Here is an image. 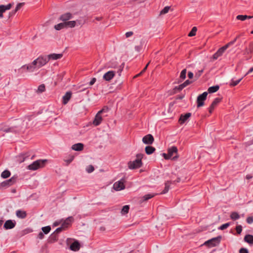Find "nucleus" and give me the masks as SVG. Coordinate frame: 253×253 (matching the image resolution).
Here are the masks:
<instances>
[{
  "label": "nucleus",
  "mask_w": 253,
  "mask_h": 253,
  "mask_svg": "<svg viewBox=\"0 0 253 253\" xmlns=\"http://www.w3.org/2000/svg\"><path fill=\"white\" fill-rule=\"evenodd\" d=\"M155 150L156 149L151 146H147L145 148V152L147 155L152 154Z\"/></svg>",
  "instance_id": "26"
},
{
  "label": "nucleus",
  "mask_w": 253,
  "mask_h": 253,
  "mask_svg": "<svg viewBox=\"0 0 253 253\" xmlns=\"http://www.w3.org/2000/svg\"><path fill=\"white\" fill-rule=\"evenodd\" d=\"M12 4L11 3H9L6 5H0L1 6H2V9H4V12H5L6 10L10 9L12 7Z\"/></svg>",
  "instance_id": "47"
},
{
  "label": "nucleus",
  "mask_w": 253,
  "mask_h": 253,
  "mask_svg": "<svg viewBox=\"0 0 253 253\" xmlns=\"http://www.w3.org/2000/svg\"><path fill=\"white\" fill-rule=\"evenodd\" d=\"M125 180L122 178L120 180L115 182L113 185L114 189L117 191L124 190L125 188Z\"/></svg>",
  "instance_id": "7"
},
{
  "label": "nucleus",
  "mask_w": 253,
  "mask_h": 253,
  "mask_svg": "<svg viewBox=\"0 0 253 253\" xmlns=\"http://www.w3.org/2000/svg\"><path fill=\"white\" fill-rule=\"evenodd\" d=\"M230 218L235 220L239 219L240 215L237 212H232L230 214Z\"/></svg>",
  "instance_id": "35"
},
{
  "label": "nucleus",
  "mask_w": 253,
  "mask_h": 253,
  "mask_svg": "<svg viewBox=\"0 0 253 253\" xmlns=\"http://www.w3.org/2000/svg\"><path fill=\"white\" fill-rule=\"evenodd\" d=\"M86 170L88 173H91L94 170V169L92 165H89L86 168Z\"/></svg>",
  "instance_id": "51"
},
{
  "label": "nucleus",
  "mask_w": 253,
  "mask_h": 253,
  "mask_svg": "<svg viewBox=\"0 0 253 253\" xmlns=\"http://www.w3.org/2000/svg\"><path fill=\"white\" fill-rule=\"evenodd\" d=\"M239 253H249V251L246 248H242L239 250Z\"/></svg>",
  "instance_id": "57"
},
{
  "label": "nucleus",
  "mask_w": 253,
  "mask_h": 253,
  "mask_svg": "<svg viewBox=\"0 0 253 253\" xmlns=\"http://www.w3.org/2000/svg\"><path fill=\"white\" fill-rule=\"evenodd\" d=\"M221 100L220 98H216L212 102L211 104L212 106H215L220 102Z\"/></svg>",
  "instance_id": "49"
},
{
  "label": "nucleus",
  "mask_w": 253,
  "mask_h": 253,
  "mask_svg": "<svg viewBox=\"0 0 253 253\" xmlns=\"http://www.w3.org/2000/svg\"><path fill=\"white\" fill-rule=\"evenodd\" d=\"M236 230L238 234H240L242 231V227L241 225H237L236 227Z\"/></svg>",
  "instance_id": "54"
},
{
  "label": "nucleus",
  "mask_w": 253,
  "mask_h": 253,
  "mask_svg": "<svg viewBox=\"0 0 253 253\" xmlns=\"http://www.w3.org/2000/svg\"><path fill=\"white\" fill-rule=\"evenodd\" d=\"M155 196L154 194H147L140 198L139 202L140 204L144 202L148 201L149 199L153 198Z\"/></svg>",
  "instance_id": "20"
},
{
  "label": "nucleus",
  "mask_w": 253,
  "mask_h": 253,
  "mask_svg": "<svg viewBox=\"0 0 253 253\" xmlns=\"http://www.w3.org/2000/svg\"><path fill=\"white\" fill-rule=\"evenodd\" d=\"M203 71L204 69H202L196 73L195 75V78L196 80H197L201 76V74L203 73Z\"/></svg>",
  "instance_id": "46"
},
{
  "label": "nucleus",
  "mask_w": 253,
  "mask_h": 253,
  "mask_svg": "<svg viewBox=\"0 0 253 253\" xmlns=\"http://www.w3.org/2000/svg\"><path fill=\"white\" fill-rule=\"evenodd\" d=\"M48 62L47 57L40 56L33 61V64H37V68H41L45 65Z\"/></svg>",
  "instance_id": "5"
},
{
  "label": "nucleus",
  "mask_w": 253,
  "mask_h": 253,
  "mask_svg": "<svg viewBox=\"0 0 253 253\" xmlns=\"http://www.w3.org/2000/svg\"><path fill=\"white\" fill-rule=\"evenodd\" d=\"M84 144L81 143H78L74 144L72 146V149L75 151H80L83 149Z\"/></svg>",
  "instance_id": "22"
},
{
  "label": "nucleus",
  "mask_w": 253,
  "mask_h": 253,
  "mask_svg": "<svg viewBox=\"0 0 253 253\" xmlns=\"http://www.w3.org/2000/svg\"><path fill=\"white\" fill-rule=\"evenodd\" d=\"M66 28H74L76 25V21L75 20L73 21H68L67 22H65Z\"/></svg>",
  "instance_id": "28"
},
{
  "label": "nucleus",
  "mask_w": 253,
  "mask_h": 253,
  "mask_svg": "<svg viewBox=\"0 0 253 253\" xmlns=\"http://www.w3.org/2000/svg\"><path fill=\"white\" fill-rule=\"evenodd\" d=\"M172 183V182L170 181H167V182H165V189L164 190L161 192V194H166L167 193L169 189V187H170V184Z\"/></svg>",
  "instance_id": "30"
},
{
  "label": "nucleus",
  "mask_w": 253,
  "mask_h": 253,
  "mask_svg": "<svg viewBox=\"0 0 253 253\" xmlns=\"http://www.w3.org/2000/svg\"><path fill=\"white\" fill-rule=\"evenodd\" d=\"M219 88V86L218 85H214L211 87H210L208 88V92L210 93H214L216 92Z\"/></svg>",
  "instance_id": "31"
},
{
  "label": "nucleus",
  "mask_w": 253,
  "mask_h": 253,
  "mask_svg": "<svg viewBox=\"0 0 253 253\" xmlns=\"http://www.w3.org/2000/svg\"><path fill=\"white\" fill-rule=\"evenodd\" d=\"M17 176H13L11 177L9 179L5 180L1 183L2 187L9 186H11L16 182Z\"/></svg>",
  "instance_id": "9"
},
{
  "label": "nucleus",
  "mask_w": 253,
  "mask_h": 253,
  "mask_svg": "<svg viewBox=\"0 0 253 253\" xmlns=\"http://www.w3.org/2000/svg\"><path fill=\"white\" fill-rule=\"evenodd\" d=\"M133 35L132 32H127L126 33L125 35L126 38H128Z\"/></svg>",
  "instance_id": "63"
},
{
  "label": "nucleus",
  "mask_w": 253,
  "mask_h": 253,
  "mask_svg": "<svg viewBox=\"0 0 253 253\" xmlns=\"http://www.w3.org/2000/svg\"><path fill=\"white\" fill-rule=\"evenodd\" d=\"M73 221V218L72 216L68 217L66 220L62 223V226L65 229L67 228L68 226Z\"/></svg>",
  "instance_id": "18"
},
{
  "label": "nucleus",
  "mask_w": 253,
  "mask_h": 253,
  "mask_svg": "<svg viewBox=\"0 0 253 253\" xmlns=\"http://www.w3.org/2000/svg\"><path fill=\"white\" fill-rule=\"evenodd\" d=\"M72 14L71 13L67 12L62 14L59 17V20L63 22H65L68 21V20L72 19Z\"/></svg>",
  "instance_id": "13"
},
{
  "label": "nucleus",
  "mask_w": 253,
  "mask_h": 253,
  "mask_svg": "<svg viewBox=\"0 0 253 253\" xmlns=\"http://www.w3.org/2000/svg\"><path fill=\"white\" fill-rule=\"evenodd\" d=\"M54 28L56 30H60L61 29L66 28L65 22L59 23L54 26Z\"/></svg>",
  "instance_id": "32"
},
{
  "label": "nucleus",
  "mask_w": 253,
  "mask_h": 253,
  "mask_svg": "<svg viewBox=\"0 0 253 253\" xmlns=\"http://www.w3.org/2000/svg\"><path fill=\"white\" fill-rule=\"evenodd\" d=\"M187 70L186 69H183L180 73L179 79L178 81V83H179L183 81L186 78V74Z\"/></svg>",
  "instance_id": "27"
},
{
  "label": "nucleus",
  "mask_w": 253,
  "mask_h": 253,
  "mask_svg": "<svg viewBox=\"0 0 253 253\" xmlns=\"http://www.w3.org/2000/svg\"><path fill=\"white\" fill-rule=\"evenodd\" d=\"M143 154H137L136 155V159L133 161H129L128 163V167L129 169H136L139 168L142 166V159L143 158Z\"/></svg>",
  "instance_id": "2"
},
{
  "label": "nucleus",
  "mask_w": 253,
  "mask_h": 253,
  "mask_svg": "<svg viewBox=\"0 0 253 253\" xmlns=\"http://www.w3.org/2000/svg\"><path fill=\"white\" fill-rule=\"evenodd\" d=\"M24 4V2H21V3H19L16 7V10H19L20 9V8Z\"/></svg>",
  "instance_id": "62"
},
{
  "label": "nucleus",
  "mask_w": 253,
  "mask_h": 253,
  "mask_svg": "<svg viewBox=\"0 0 253 253\" xmlns=\"http://www.w3.org/2000/svg\"><path fill=\"white\" fill-rule=\"evenodd\" d=\"M16 225V222L11 219L7 220L5 221L3 225V228L5 230L11 229Z\"/></svg>",
  "instance_id": "11"
},
{
  "label": "nucleus",
  "mask_w": 253,
  "mask_h": 253,
  "mask_svg": "<svg viewBox=\"0 0 253 253\" xmlns=\"http://www.w3.org/2000/svg\"><path fill=\"white\" fill-rule=\"evenodd\" d=\"M38 238L40 239H42L44 237L43 232H40L38 236Z\"/></svg>",
  "instance_id": "64"
},
{
  "label": "nucleus",
  "mask_w": 253,
  "mask_h": 253,
  "mask_svg": "<svg viewBox=\"0 0 253 253\" xmlns=\"http://www.w3.org/2000/svg\"><path fill=\"white\" fill-rule=\"evenodd\" d=\"M129 209V206L128 205L124 206L121 211L122 215H125L128 212Z\"/></svg>",
  "instance_id": "33"
},
{
  "label": "nucleus",
  "mask_w": 253,
  "mask_h": 253,
  "mask_svg": "<svg viewBox=\"0 0 253 253\" xmlns=\"http://www.w3.org/2000/svg\"><path fill=\"white\" fill-rule=\"evenodd\" d=\"M154 141V138L153 135L151 134H147L144 136L142 138V142L148 145L152 144Z\"/></svg>",
  "instance_id": "10"
},
{
  "label": "nucleus",
  "mask_w": 253,
  "mask_h": 253,
  "mask_svg": "<svg viewBox=\"0 0 253 253\" xmlns=\"http://www.w3.org/2000/svg\"><path fill=\"white\" fill-rule=\"evenodd\" d=\"M244 241L250 244H253V235L248 234L244 237Z\"/></svg>",
  "instance_id": "25"
},
{
  "label": "nucleus",
  "mask_w": 253,
  "mask_h": 253,
  "mask_svg": "<svg viewBox=\"0 0 253 253\" xmlns=\"http://www.w3.org/2000/svg\"><path fill=\"white\" fill-rule=\"evenodd\" d=\"M184 88V85H183V84H181L180 85H179L178 86H175L174 88H173V92H174V93H175L176 92V91L178 90V91H180L182 89H183Z\"/></svg>",
  "instance_id": "37"
},
{
  "label": "nucleus",
  "mask_w": 253,
  "mask_h": 253,
  "mask_svg": "<svg viewBox=\"0 0 253 253\" xmlns=\"http://www.w3.org/2000/svg\"><path fill=\"white\" fill-rule=\"evenodd\" d=\"M170 9V7L169 6H166L160 12V14H165L167 13Z\"/></svg>",
  "instance_id": "43"
},
{
  "label": "nucleus",
  "mask_w": 253,
  "mask_h": 253,
  "mask_svg": "<svg viewBox=\"0 0 253 253\" xmlns=\"http://www.w3.org/2000/svg\"><path fill=\"white\" fill-rule=\"evenodd\" d=\"M249 49H247L246 47L245 48V49H244V55L245 56V57H246V60H248L252 58V54L253 53V52H250L248 50Z\"/></svg>",
  "instance_id": "29"
},
{
  "label": "nucleus",
  "mask_w": 253,
  "mask_h": 253,
  "mask_svg": "<svg viewBox=\"0 0 253 253\" xmlns=\"http://www.w3.org/2000/svg\"><path fill=\"white\" fill-rule=\"evenodd\" d=\"M81 248V245L79 241L76 240L70 246V249L73 251H78Z\"/></svg>",
  "instance_id": "15"
},
{
  "label": "nucleus",
  "mask_w": 253,
  "mask_h": 253,
  "mask_svg": "<svg viewBox=\"0 0 253 253\" xmlns=\"http://www.w3.org/2000/svg\"><path fill=\"white\" fill-rule=\"evenodd\" d=\"M237 19L244 21L247 19V15H239L236 17Z\"/></svg>",
  "instance_id": "44"
},
{
  "label": "nucleus",
  "mask_w": 253,
  "mask_h": 253,
  "mask_svg": "<svg viewBox=\"0 0 253 253\" xmlns=\"http://www.w3.org/2000/svg\"><path fill=\"white\" fill-rule=\"evenodd\" d=\"M30 121L29 117L22 119H16L12 123V126L8 128H1L2 130L6 133H17L23 129H25L28 126V123Z\"/></svg>",
  "instance_id": "1"
},
{
  "label": "nucleus",
  "mask_w": 253,
  "mask_h": 253,
  "mask_svg": "<svg viewBox=\"0 0 253 253\" xmlns=\"http://www.w3.org/2000/svg\"><path fill=\"white\" fill-rule=\"evenodd\" d=\"M231 45L232 43H230V42H229L227 43L226 44H225L224 46L221 47V48L223 49L224 51H225V50Z\"/></svg>",
  "instance_id": "55"
},
{
  "label": "nucleus",
  "mask_w": 253,
  "mask_h": 253,
  "mask_svg": "<svg viewBox=\"0 0 253 253\" xmlns=\"http://www.w3.org/2000/svg\"><path fill=\"white\" fill-rule=\"evenodd\" d=\"M108 108L107 106H104L101 110H100L96 114L95 118L93 121L92 124L95 126H97L100 125L102 121V117L101 114L106 113L108 111Z\"/></svg>",
  "instance_id": "3"
},
{
  "label": "nucleus",
  "mask_w": 253,
  "mask_h": 253,
  "mask_svg": "<svg viewBox=\"0 0 253 253\" xmlns=\"http://www.w3.org/2000/svg\"><path fill=\"white\" fill-rule=\"evenodd\" d=\"M191 116V113H187L185 115L181 114L178 120L179 124L181 125L184 124Z\"/></svg>",
  "instance_id": "14"
},
{
  "label": "nucleus",
  "mask_w": 253,
  "mask_h": 253,
  "mask_svg": "<svg viewBox=\"0 0 253 253\" xmlns=\"http://www.w3.org/2000/svg\"><path fill=\"white\" fill-rule=\"evenodd\" d=\"M243 78H240V79L237 81H234L233 79L231 81L230 83V85L232 86H234L237 85L240 81L242 80Z\"/></svg>",
  "instance_id": "36"
},
{
  "label": "nucleus",
  "mask_w": 253,
  "mask_h": 253,
  "mask_svg": "<svg viewBox=\"0 0 253 253\" xmlns=\"http://www.w3.org/2000/svg\"><path fill=\"white\" fill-rule=\"evenodd\" d=\"M124 66V63H123V64H122V65H121V66L119 67V69H118V71H117V73L118 74V75H119V76H121V73H122V71H123V70Z\"/></svg>",
  "instance_id": "53"
},
{
  "label": "nucleus",
  "mask_w": 253,
  "mask_h": 253,
  "mask_svg": "<svg viewBox=\"0 0 253 253\" xmlns=\"http://www.w3.org/2000/svg\"><path fill=\"white\" fill-rule=\"evenodd\" d=\"M72 96V93L71 91H68L63 96V103L65 105L66 104L69 100L70 99Z\"/></svg>",
  "instance_id": "17"
},
{
  "label": "nucleus",
  "mask_w": 253,
  "mask_h": 253,
  "mask_svg": "<svg viewBox=\"0 0 253 253\" xmlns=\"http://www.w3.org/2000/svg\"><path fill=\"white\" fill-rule=\"evenodd\" d=\"M42 230L44 234H46L50 232L51 230V227L49 226L43 227H42Z\"/></svg>",
  "instance_id": "38"
},
{
  "label": "nucleus",
  "mask_w": 253,
  "mask_h": 253,
  "mask_svg": "<svg viewBox=\"0 0 253 253\" xmlns=\"http://www.w3.org/2000/svg\"><path fill=\"white\" fill-rule=\"evenodd\" d=\"M207 95L208 92H204L198 96L197 99L198 107H200L204 105V101L206 99Z\"/></svg>",
  "instance_id": "8"
},
{
  "label": "nucleus",
  "mask_w": 253,
  "mask_h": 253,
  "mask_svg": "<svg viewBox=\"0 0 253 253\" xmlns=\"http://www.w3.org/2000/svg\"><path fill=\"white\" fill-rule=\"evenodd\" d=\"M65 228L61 225V227L57 228L55 231L54 233H58L61 232Z\"/></svg>",
  "instance_id": "59"
},
{
  "label": "nucleus",
  "mask_w": 253,
  "mask_h": 253,
  "mask_svg": "<svg viewBox=\"0 0 253 253\" xmlns=\"http://www.w3.org/2000/svg\"><path fill=\"white\" fill-rule=\"evenodd\" d=\"M16 216L20 218H25L27 216V212L23 210H17L16 211Z\"/></svg>",
  "instance_id": "19"
},
{
  "label": "nucleus",
  "mask_w": 253,
  "mask_h": 253,
  "mask_svg": "<svg viewBox=\"0 0 253 253\" xmlns=\"http://www.w3.org/2000/svg\"><path fill=\"white\" fill-rule=\"evenodd\" d=\"M224 51L223 49L220 47L218 49V50L212 55V58L213 60L217 59L219 57L221 56Z\"/></svg>",
  "instance_id": "21"
},
{
  "label": "nucleus",
  "mask_w": 253,
  "mask_h": 253,
  "mask_svg": "<svg viewBox=\"0 0 253 253\" xmlns=\"http://www.w3.org/2000/svg\"><path fill=\"white\" fill-rule=\"evenodd\" d=\"M116 73L114 71H108L103 75V78L106 81H110L114 78Z\"/></svg>",
  "instance_id": "12"
},
{
  "label": "nucleus",
  "mask_w": 253,
  "mask_h": 253,
  "mask_svg": "<svg viewBox=\"0 0 253 253\" xmlns=\"http://www.w3.org/2000/svg\"><path fill=\"white\" fill-rule=\"evenodd\" d=\"M247 222L249 224H251L253 222V216H249L247 218Z\"/></svg>",
  "instance_id": "58"
},
{
  "label": "nucleus",
  "mask_w": 253,
  "mask_h": 253,
  "mask_svg": "<svg viewBox=\"0 0 253 253\" xmlns=\"http://www.w3.org/2000/svg\"><path fill=\"white\" fill-rule=\"evenodd\" d=\"M246 48L249 49L248 50L250 52L253 53V41L251 42L249 44V46Z\"/></svg>",
  "instance_id": "50"
},
{
  "label": "nucleus",
  "mask_w": 253,
  "mask_h": 253,
  "mask_svg": "<svg viewBox=\"0 0 253 253\" xmlns=\"http://www.w3.org/2000/svg\"><path fill=\"white\" fill-rule=\"evenodd\" d=\"M231 45L232 43H230V42H229L227 43L226 44H225L224 46L221 47V48L223 49L224 51H225V50Z\"/></svg>",
  "instance_id": "56"
},
{
  "label": "nucleus",
  "mask_w": 253,
  "mask_h": 253,
  "mask_svg": "<svg viewBox=\"0 0 253 253\" xmlns=\"http://www.w3.org/2000/svg\"><path fill=\"white\" fill-rule=\"evenodd\" d=\"M26 158V157L25 156L24 154H21L19 155L18 157V159L19 163L23 162L25 160Z\"/></svg>",
  "instance_id": "45"
},
{
  "label": "nucleus",
  "mask_w": 253,
  "mask_h": 253,
  "mask_svg": "<svg viewBox=\"0 0 253 253\" xmlns=\"http://www.w3.org/2000/svg\"><path fill=\"white\" fill-rule=\"evenodd\" d=\"M63 54H56V53H52L47 55V58L48 59V61L50 59L52 60H57L58 59H60L62 57Z\"/></svg>",
  "instance_id": "16"
},
{
  "label": "nucleus",
  "mask_w": 253,
  "mask_h": 253,
  "mask_svg": "<svg viewBox=\"0 0 253 253\" xmlns=\"http://www.w3.org/2000/svg\"><path fill=\"white\" fill-rule=\"evenodd\" d=\"M221 237L219 236L217 237L213 238L205 242L204 245H207L210 247H215L219 244Z\"/></svg>",
  "instance_id": "6"
},
{
  "label": "nucleus",
  "mask_w": 253,
  "mask_h": 253,
  "mask_svg": "<svg viewBox=\"0 0 253 253\" xmlns=\"http://www.w3.org/2000/svg\"><path fill=\"white\" fill-rule=\"evenodd\" d=\"M46 112L47 114V115L48 117L52 116V115H55V113L53 111H49L48 110L46 111Z\"/></svg>",
  "instance_id": "61"
},
{
  "label": "nucleus",
  "mask_w": 253,
  "mask_h": 253,
  "mask_svg": "<svg viewBox=\"0 0 253 253\" xmlns=\"http://www.w3.org/2000/svg\"><path fill=\"white\" fill-rule=\"evenodd\" d=\"M163 155L164 157L165 158V159L166 160L170 159L171 158L172 160H175L177 158V156H173L172 158L169 155V153H168L167 154H165V153H163Z\"/></svg>",
  "instance_id": "42"
},
{
  "label": "nucleus",
  "mask_w": 253,
  "mask_h": 253,
  "mask_svg": "<svg viewBox=\"0 0 253 253\" xmlns=\"http://www.w3.org/2000/svg\"><path fill=\"white\" fill-rule=\"evenodd\" d=\"M192 83V81H190L189 80H186L185 82H184L182 84L184 85V87L187 86L188 85Z\"/></svg>",
  "instance_id": "60"
},
{
  "label": "nucleus",
  "mask_w": 253,
  "mask_h": 253,
  "mask_svg": "<svg viewBox=\"0 0 253 253\" xmlns=\"http://www.w3.org/2000/svg\"><path fill=\"white\" fill-rule=\"evenodd\" d=\"M177 148L175 146H172L168 149V153L169 155L172 157L174 154H177Z\"/></svg>",
  "instance_id": "23"
},
{
  "label": "nucleus",
  "mask_w": 253,
  "mask_h": 253,
  "mask_svg": "<svg viewBox=\"0 0 253 253\" xmlns=\"http://www.w3.org/2000/svg\"><path fill=\"white\" fill-rule=\"evenodd\" d=\"M75 21H76V25H84L85 21L84 20H82V19H77L76 20H75Z\"/></svg>",
  "instance_id": "48"
},
{
  "label": "nucleus",
  "mask_w": 253,
  "mask_h": 253,
  "mask_svg": "<svg viewBox=\"0 0 253 253\" xmlns=\"http://www.w3.org/2000/svg\"><path fill=\"white\" fill-rule=\"evenodd\" d=\"M10 172L8 170H4L1 174V176L3 178H7L10 176Z\"/></svg>",
  "instance_id": "34"
},
{
  "label": "nucleus",
  "mask_w": 253,
  "mask_h": 253,
  "mask_svg": "<svg viewBox=\"0 0 253 253\" xmlns=\"http://www.w3.org/2000/svg\"><path fill=\"white\" fill-rule=\"evenodd\" d=\"M26 67V69L28 71H30L31 72H33L34 70L37 67V64H34L33 61L31 64H28L27 65H24L22 66V68Z\"/></svg>",
  "instance_id": "24"
},
{
  "label": "nucleus",
  "mask_w": 253,
  "mask_h": 253,
  "mask_svg": "<svg viewBox=\"0 0 253 253\" xmlns=\"http://www.w3.org/2000/svg\"><path fill=\"white\" fill-rule=\"evenodd\" d=\"M229 225H230L229 223H226L222 225L221 226H220L218 228V229L222 230L226 229L227 227H229Z\"/></svg>",
  "instance_id": "52"
},
{
  "label": "nucleus",
  "mask_w": 253,
  "mask_h": 253,
  "mask_svg": "<svg viewBox=\"0 0 253 253\" xmlns=\"http://www.w3.org/2000/svg\"><path fill=\"white\" fill-rule=\"evenodd\" d=\"M45 90V85L43 84H41L39 86L37 90L38 93H42Z\"/></svg>",
  "instance_id": "39"
},
{
  "label": "nucleus",
  "mask_w": 253,
  "mask_h": 253,
  "mask_svg": "<svg viewBox=\"0 0 253 253\" xmlns=\"http://www.w3.org/2000/svg\"><path fill=\"white\" fill-rule=\"evenodd\" d=\"M197 31V29L196 27H193V28L192 29L190 32L189 33L188 36L192 37V36H195L196 35V33Z\"/></svg>",
  "instance_id": "40"
},
{
  "label": "nucleus",
  "mask_w": 253,
  "mask_h": 253,
  "mask_svg": "<svg viewBox=\"0 0 253 253\" xmlns=\"http://www.w3.org/2000/svg\"><path fill=\"white\" fill-rule=\"evenodd\" d=\"M163 155L164 157L165 158V159L166 160L170 159L171 158L172 160H175L177 158V156H173L172 158L169 155V153H168L167 154H165V153H163Z\"/></svg>",
  "instance_id": "41"
},
{
  "label": "nucleus",
  "mask_w": 253,
  "mask_h": 253,
  "mask_svg": "<svg viewBox=\"0 0 253 253\" xmlns=\"http://www.w3.org/2000/svg\"><path fill=\"white\" fill-rule=\"evenodd\" d=\"M46 160H38L34 162L32 164L29 165L27 167V169L29 170H36L40 168L44 167Z\"/></svg>",
  "instance_id": "4"
}]
</instances>
